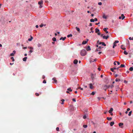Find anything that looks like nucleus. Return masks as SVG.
I'll return each mask as SVG.
<instances>
[{
	"mask_svg": "<svg viewBox=\"0 0 133 133\" xmlns=\"http://www.w3.org/2000/svg\"><path fill=\"white\" fill-rule=\"evenodd\" d=\"M27 47H24L23 48V49H27Z\"/></svg>",
	"mask_w": 133,
	"mask_h": 133,
	"instance_id": "nucleus-62",
	"label": "nucleus"
},
{
	"mask_svg": "<svg viewBox=\"0 0 133 133\" xmlns=\"http://www.w3.org/2000/svg\"><path fill=\"white\" fill-rule=\"evenodd\" d=\"M11 59L13 62H14L15 61V60L14 59V58L13 57H12L11 58Z\"/></svg>",
	"mask_w": 133,
	"mask_h": 133,
	"instance_id": "nucleus-34",
	"label": "nucleus"
},
{
	"mask_svg": "<svg viewBox=\"0 0 133 133\" xmlns=\"http://www.w3.org/2000/svg\"><path fill=\"white\" fill-rule=\"evenodd\" d=\"M52 79L55 82H57V80L56 79V78H52Z\"/></svg>",
	"mask_w": 133,
	"mask_h": 133,
	"instance_id": "nucleus-27",
	"label": "nucleus"
},
{
	"mask_svg": "<svg viewBox=\"0 0 133 133\" xmlns=\"http://www.w3.org/2000/svg\"><path fill=\"white\" fill-rule=\"evenodd\" d=\"M94 21H97V19L96 18H95L94 19Z\"/></svg>",
	"mask_w": 133,
	"mask_h": 133,
	"instance_id": "nucleus-52",
	"label": "nucleus"
},
{
	"mask_svg": "<svg viewBox=\"0 0 133 133\" xmlns=\"http://www.w3.org/2000/svg\"><path fill=\"white\" fill-rule=\"evenodd\" d=\"M116 62L117 63V64L118 65H119L120 64V63L118 61H116Z\"/></svg>",
	"mask_w": 133,
	"mask_h": 133,
	"instance_id": "nucleus-54",
	"label": "nucleus"
},
{
	"mask_svg": "<svg viewBox=\"0 0 133 133\" xmlns=\"http://www.w3.org/2000/svg\"><path fill=\"white\" fill-rule=\"evenodd\" d=\"M52 39L54 41H56V38L55 37L53 38Z\"/></svg>",
	"mask_w": 133,
	"mask_h": 133,
	"instance_id": "nucleus-29",
	"label": "nucleus"
},
{
	"mask_svg": "<svg viewBox=\"0 0 133 133\" xmlns=\"http://www.w3.org/2000/svg\"><path fill=\"white\" fill-rule=\"evenodd\" d=\"M107 119L109 121H110L112 119V118L111 117H107Z\"/></svg>",
	"mask_w": 133,
	"mask_h": 133,
	"instance_id": "nucleus-23",
	"label": "nucleus"
},
{
	"mask_svg": "<svg viewBox=\"0 0 133 133\" xmlns=\"http://www.w3.org/2000/svg\"><path fill=\"white\" fill-rule=\"evenodd\" d=\"M86 49L87 51H90L91 50V49L90 46H88L87 47V48Z\"/></svg>",
	"mask_w": 133,
	"mask_h": 133,
	"instance_id": "nucleus-14",
	"label": "nucleus"
},
{
	"mask_svg": "<svg viewBox=\"0 0 133 133\" xmlns=\"http://www.w3.org/2000/svg\"><path fill=\"white\" fill-rule=\"evenodd\" d=\"M123 125V124L122 123H120L119 124V126L121 128H123V127L122 126Z\"/></svg>",
	"mask_w": 133,
	"mask_h": 133,
	"instance_id": "nucleus-4",
	"label": "nucleus"
},
{
	"mask_svg": "<svg viewBox=\"0 0 133 133\" xmlns=\"http://www.w3.org/2000/svg\"><path fill=\"white\" fill-rule=\"evenodd\" d=\"M128 45L129 46V45H130V43L129 42V41L128 40Z\"/></svg>",
	"mask_w": 133,
	"mask_h": 133,
	"instance_id": "nucleus-45",
	"label": "nucleus"
},
{
	"mask_svg": "<svg viewBox=\"0 0 133 133\" xmlns=\"http://www.w3.org/2000/svg\"><path fill=\"white\" fill-rule=\"evenodd\" d=\"M78 63V61L76 59H75L74 61V63L75 64H76Z\"/></svg>",
	"mask_w": 133,
	"mask_h": 133,
	"instance_id": "nucleus-12",
	"label": "nucleus"
},
{
	"mask_svg": "<svg viewBox=\"0 0 133 133\" xmlns=\"http://www.w3.org/2000/svg\"><path fill=\"white\" fill-rule=\"evenodd\" d=\"M101 50H100L99 49H98H98H97L96 50H95V51H100Z\"/></svg>",
	"mask_w": 133,
	"mask_h": 133,
	"instance_id": "nucleus-48",
	"label": "nucleus"
},
{
	"mask_svg": "<svg viewBox=\"0 0 133 133\" xmlns=\"http://www.w3.org/2000/svg\"><path fill=\"white\" fill-rule=\"evenodd\" d=\"M67 90L68 91H70L71 92L72 91V90L70 89V88H68Z\"/></svg>",
	"mask_w": 133,
	"mask_h": 133,
	"instance_id": "nucleus-37",
	"label": "nucleus"
},
{
	"mask_svg": "<svg viewBox=\"0 0 133 133\" xmlns=\"http://www.w3.org/2000/svg\"><path fill=\"white\" fill-rule=\"evenodd\" d=\"M107 29H108V28H104L103 29V30L105 32L106 34L108 33V32L107 30Z\"/></svg>",
	"mask_w": 133,
	"mask_h": 133,
	"instance_id": "nucleus-9",
	"label": "nucleus"
},
{
	"mask_svg": "<svg viewBox=\"0 0 133 133\" xmlns=\"http://www.w3.org/2000/svg\"><path fill=\"white\" fill-rule=\"evenodd\" d=\"M102 45H104V46H106V44H105V43L104 42H102Z\"/></svg>",
	"mask_w": 133,
	"mask_h": 133,
	"instance_id": "nucleus-33",
	"label": "nucleus"
},
{
	"mask_svg": "<svg viewBox=\"0 0 133 133\" xmlns=\"http://www.w3.org/2000/svg\"><path fill=\"white\" fill-rule=\"evenodd\" d=\"M90 21L91 22H94V19H91L90 20Z\"/></svg>",
	"mask_w": 133,
	"mask_h": 133,
	"instance_id": "nucleus-32",
	"label": "nucleus"
},
{
	"mask_svg": "<svg viewBox=\"0 0 133 133\" xmlns=\"http://www.w3.org/2000/svg\"><path fill=\"white\" fill-rule=\"evenodd\" d=\"M129 70L130 71H132L133 70V67H131L129 69Z\"/></svg>",
	"mask_w": 133,
	"mask_h": 133,
	"instance_id": "nucleus-26",
	"label": "nucleus"
},
{
	"mask_svg": "<svg viewBox=\"0 0 133 133\" xmlns=\"http://www.w3.org/2000/svg\"><path fill=\"white\" fill-rule=\"evenodd\" d=\"M72 36V35L71 34H70V35H67V37L69 38L70 37H71Z\"/></svg>",
	"mask_w": 133,
	"mask_h": 133,
	"instance_id": "nucleus-28",
	"label": "nucleus"
},
{
	"mask_svg": "<svg viewBox=\"0 0 133 133\" xmlns=\"http://www.w3.org/2000/svg\"><path fill=\"white\" fill-rule=\"evenodd\" d=\"M83 127L84 128H86L87 127V125H83Z\"/></svg>",
	"mask_w": 133,
	"mask_h": 133,
	"instance_id": "nucleus-38",
	"label": "nucleus"
},
{
	"mask_svg": "<svg viewBox=\"0 0 133 133\" xmlns=\"http://www.w3.org/2000/svg\"><path fill=\"white\" fill-rule=\"evenodd\" d=\"M72 101L75 102L76 101V100L75 98H73L72 99Z\"/></svg>",
	"mask_w": 133,
	"mask_h": 133,
	"instance_id": "nucleus-53",
	"label": "nucleus"
},
{
	"mask_svg": "<svg viewBox=\"0 0 133 133\" xmlns=\"http://www.w3.org/2000/svg\"><path fill=\"white\" fill-rule=\"evenodd\" d=\"M133 37H132V38L131 37H129V39L130 40H133Z\"/></svg>",
	"mask_w": 133,
	"mask_h": 133,
	"instance_id": "nucleus-42",
	"label": "nucleus"
},
{
	"mask_svg": "<svg viewBox=\"0 0 133 133\" xmlns=\"http://www.w3.org/2000/svg\"><path fill=\"white\" fill-rule=\"evenodd\" d=\"M29 52L30 53H32L33 52V51L31 50H30Z\"/></svg>",
	"mask_w": 133,
	"mask_h": 133,
	"instance_id": "nucleus-60",
	"label": "nucleus"
},
{
	"mask_svg": "<svg viewBox=\"0 0 133 133\" xmlns=\"http://www.w3.org/2000/svg\"><path fill=\"white\" fill-rule=\"evenodd\" d=\"M110 70L112 72H115V71H114V69L112 68H111Z\"/></svg>",
	"mask_w": 133,
	"mask_h": 133,
	"instance_id": "nucleus-35",
	"label": "nucleus"
},
{
	"mask_svg": "<svg viewBox=\"0 0 133 133\" xmlns=\"http://www.w3.org/2000/svg\"><path fill=\"white\" fill-rule=\"evenodd\" d=\"M124 82L125 83H127L128 82L126 81L125 80L124 81Z\"/></svg>",
	"mask_w": 133,
	"mask_h": 133,
	"instance_id": "nucleus-58",
	"label": "nucleus"
},
{
	"mask_svg": "<svg viewBox=\"0 0 133 133\" xmlns=\"http://www.w3.org/2000/svg\"><path fill=\"white\" fill-rule=\"evenodd\" d=\"M103 48V47H102L101 46H99V48H98V49H99L100 50H101V49L102 48Z\"/></svg>",
	"mask_w": 133,
	"mask_h": 133,
	"instance_id": "nucleus-50",
	"label": "nucleus"
},
{
	"mask_svg": "<svg viewBox=\"0 0 133 133\" xmlns=\"http://www.w3.org/2000/svg\"><path fill=\"white\" fill-rule=\"evenodd\" d=\"M98 69L99 70V71H100L101 70V69L100 67H99L98 68Z\"/></svg>",
	"mask_w": 133,
	"mask_h": 133,
	"instance_id": "nucleus-57",
	"label": "nucleus"
},
{
	"mask_svg": "<svg viewBox=\"0 0 133 133\" xmlns=\"http://www.w3.org/2000/svg\"><path fill=\"white\" fill-rule=\"evenodd\" d=\"M64 99H62L61 100V102H60V103H61V104H64Z\"/></svg>",
	"mask_w": 133,
	"mask_h": 133,
	"instance_id": "nucleus-16",
	"label": "nucleus"
},
{
	"mask_svg": "<svg viewBox=\"0 0 133 133\" xmlns=\"http://www.w3.org/2000/svg\"><path fill=\"white\" fill-rule=\"evenodd\" d=\"M119 42V41H115V42H114L115 44H116L118 43Z\"/></svg>",
	"mask_w": 133,
	"mask_h": 133,
	"instance_id": "nucleus-36",
	"label": "nucleus"
},
{
	"mask_svg": "<svg viewBox=\"0 0 133 133\" xmlns=\"http://www.w3.org/2000/svg\"><path fill=\"white\" fill-rule=\"evenodd\" d=\"M66 38V37H61L59 39L60 40H62L63 41H64L65 40V39Z\"/></svg>",
	"mask_w": 133,
	"mask_h": 133,
	"instance_id": "nucleus-7",
	"label": "nucleus"
},
{
	"mask_svg": "<svg viewBox=\"0 0 133 133\" xmlns=\"http://www.w3.org/2000/svg\"><path fill=\"white\" fill-rule=\"evenodd\" d=\"M35 95L37 96H39V94L38 93H35Z\"/></svg>",
	"mask_w": 133,
	"mask_h": 133,
	"instance_id": "nucleus-41",
	"label": "nucleus"
},
{
	"mask_svg": "<svg viewBox=\"0 0 133 133\" xmlns=\"http://www.w3.org/2000/svg\"><path fill=\"white\" fill-rule=\"evenodd\" d=\"M27 58V57H25L23 58V60L24 61H26V59Z\"/></svg>",
	"mask_w": 133,
	"mask_h": 133,
	"instance_id": "nucleus-20",
	"label": "nucleus"
},
{
	"mask_svg": "<svg viewBox=\"0 0 133 133\" xmlns=\"http://www.w3.org/2000/svg\"><path fill=\"white\" fill-rule=\"evenodd\" d=\"M110 85H109L108 86L107 85H105L104 86V89L106 91L107 89L110 87Z\"/></svg>",
	"mask_w": 133,
	"mask_h": 133,
	"instance_id": "nucleus-3",
	"label": "nucleus"
},
{
	"mask_svg": "<svg viewBox=\"0 0 133 133\" xmlns=\"http://www.w3.org/2000/svg\"><path fill=\"white\" fill-rule=\"evenodd\" d=\"M56 129L57 131H59V128L58 127H57Z\"/></svg>",
	"mask_w": 133,
	"mask_h": 133,
	"instance_id": "nucleus-43",
	"label": "nucleus"
},
{
	"mask_svg": "<svg viewBox=\"0 0 133 133\" xmlns=\"http://www.w3.org/2000/svg\"><path fill=\"white\" fill-rule=\"evenodd\" d=\"M28 48L31 50L32 49H33V47H29Z\"/></svg>",
	"mask_w": 133,
	"mask_h": 133,
	"instance_id": "nucleus-46",
	"label": "nucleus"
},
{
	"mask_svg": "<svg viewBox=\"0 0 133 133\" xmlns=\"http://www.w3.org/2000/svg\"><path fill=\"white\" fill-rule=\"evenodd\" d=\"M45 78V76H44V75H43V76H42V78L43 79H44Z\"/></svg>",
	"mask_w": 133,
	"mask_h": 133,
	"instance_id": "nucleus-61",
	"label": "nucleus"
},
{
	"mask_svg": "<svg viewBox=\"0 0 133 133\" xmlns=\"http://www.w3.org/2000/svg\"><path fill=\"white\" fill-rule=\"evenodd\" d=\"M99 30L97 28H96L95 29V32L96 33H97L99 32Z\"/></svg>",
	"mask_w": 133,
	"mask_h": 133,
	"instance_id": "nucleus-18",
	"label": "nucleus"
},
{
	"mask_svg": "<svg viewBox=\"0 0 133 133\" xmlns=\"http://www.w3.org/2000/svg\"><path fill=\"white\" fill-rule=\"evenodd\" d=\"M37 46L38 47H39L41 46V45L40 44H38Z\"/></svg>",
	"mask_w": 133,
	"mask_h": 133,
	"instance_id": "nucleus-39",
	"label": "nucleus"
},
{
	"mask_svg": "<svg viewBox=\"0 0 133 133\" xmlns=\"http://www.w3.org/2000/svg\"><path fill=\"white\" fill-rule=\"evenodd\" d=\"M103 17L104 19H107V17L104 14H103Z\"/></svg>",
	"mask_w": 133,
	"mask_h": 133,
	"instance_id": "nucleus-19",
	"label": "nucleus"
},
{
	"mask_svg": "<svg viewBox=\"0 0 133 133\" xmlns=\"http://www.w3.org/2000/svg\"><path fill=\"white\" fill-rule=\"evenodd\" d=\"M130 110V109L129 108H128L127 109V111H129V110Z\"/></svg>",
	"mask_w": 133,
	"mask_h": 133,
	"instance_id": "nucleus-63",
	"label": "nucleus"
},
{
	"mask_svg": "<svg viewBox=\"0 0 133 133\" xmlns=\"http://www.w3.org/2000/svg\"><path fill=\"white\" fill-rule=\"evenodd\" d=\"M43 1L41 0L40 1H39L38 2V4L39 5V8H41L43 7L42 4H43Z\"/></svg>",
	"mask_w": 133,
	"mask_h": 133,
	"instance_id": "nucleus-2",
	"label": "nucleus"
},
{
	"mask_svg": "<svg viewBox=\"0 0 133 133\" xmlns=\"http://www.w3.org/2000/svg\"><path fill=\"white\" fill-rule=\"evenodd\" d=\"M76 30L78 31L79 33L80 32V29L79 28H78L77 27L76 28Z\"/></svg>",
	"mask_w": 133,
	"mask_h": 133,
	"instance_id": "nucleus-13",
	"label": "nucleus"
},
{
	"mask_svg": "<svg viewBox=\"0 0 133 133\" xmlns=\"http://www.w3.org/2000/svg\"><path fill=\"white\" fill-rule=\"evenodd\" d=\"M88 41V40L87 39V41H83L82 42V44H86L87 42Z\"/></svg>",
	"mask_w": 133,
	"mask_h": 133,
	"instance_id": "nucleus-8",
	"label": "nucleus"
},
{
	"mask_svg": "<svg viewBox=\"0 0 133 133\" xmlns=\"http://www.w3.org/2000/svg\"><path fill=\"white\" fill-rule=\"evenodd\" d=\"M33 39V38L32 36H30V38H29L28 39V41H31Z\"/></svg>",
	"mask_w": 133,
	"mask_h": 133,
	"instance_id": "nucleus-17",
	"label": "nucleus"
},
{
	"mask_svg": "<svg viewBox=\"0 0 133 133\" xmlns=\"http://www.w3.org/2000/svg\"><path fill=\"white\" fill-rule=\"evenodd\" d=\"M121 17H122V20L124 19V18L125 17V16H124V15L123 14H122L121 15Z\"/></svg>",
	"mask_w": 133,
	"mask_h": 133,
	"instance_id": "nucleus-22",
	"label": "nucleus"
},
{
	"mask_svg": "<svg viewBox=\"0 0 133 133\" xmlns=\"http://www.w3.org/2000/svg\"><path fill=\"white\" fill-rule=\"evenodd\" d=\"M114 122H110V125L111 126H112L114 125Z\"/></svg>",
	"mask_w": 133,
	"mask_h": 133,
	"instance_id": "nucleus-15",
	"label": "nucleus"
},
{
	"mask_svg": "<svg viewBox=\"0 0 133 133\" xmlns=\"http://www.w3.org/2000/svg\"><path fill=\"white\" fill-rule=\"evenodd\" d=\"M114 45H114V46H117V45L116 44H115V43H114Z\"/></svg>",
	"mask_w": 133,
	"mask_h": 133,
	"instance_id": "nucleus-59",
	"label": "nucleus"
},
{
	"mask_svg": "<svg viewBox=\"0 0 133 133\" xmlns=\"http://www.w3.org/2000/svg\"><path fill=\"white\" fill-rule=\"evenodd\" d=\"M97 34L98 35H101V34L99 32L97 33Z\"/></svg>",
	"mask_w": 133,
	"mask_h": 133,
	"instance_id": "nucleus-64",
	"label": "nucleus"
},
{
	"mask_svg": "<svg viewBox=\"0 0 133 133\" xmlns=\"http://www.w3.org/2000/svg\"><path fill=\"white\" fill-rule=\"evenodd\" d=\"M113 111V109L112 108H111L110 109L109 111V112L110 113H112V112Z\"/></svg>",
	"mask_w": 133,
	"mask_h": 133,
	"instance_id": "nucleus-10",
	"label": "nucleus"
},
{
	"mask_svg": "<svg viewBox=\"0 0 133 133\" xmlns=\"http://www.w3.org/2000/svg\"><path fill=\"white\" fill-rule=\"evenodd\" d=\"M123 53L125 55H127L128 54V53L125 51H124Z\"/></svg>",
	"mask_w": 133,
	"mask_h": 133,
	"instance_id": "nucleus-30",
	"label": "nucleus"
},
{
	"mask_svg": "<svg viewBox=\"0 0 133 133\" xmlns=\"http://www.w3.org/2000/svg\"><path fill=\"white\" fill-rule=\"evenodd\" d=\"M90 86V88L91 89H92L93 88V86L92 84L91 83H90L89 84Z\"/></svg>",
	"mask_w": 133,
	"mask_h": 133,
	"instance_id": "nucleus-11",
	"label": "nucleus"
},
{
	"mask_svg": "<svg viewBox=\"0 0 133 133\" xmlns=\"http://www.w3.org/2000/svg\"><path fill=\"white\" fill-rule=\"evenodd\" d=\"M113 87H114V85H111V86H110V87H111V88H113Z\"/></svg>",
	"mask_w": 133,
	"mask_h": 133,
	"instance_id": "nucleus-55",
	"label": "nucleus"
},
{
	"mask_svg": "<svg viewBox=\"0 0 133 133\" xmlns=\"http://www.w3.org/2000/svg\"><path fill=\"white\" fill-rule=\"evenodd\" d=\"M83 118L84 119H86L87 118V116H86V115H85L83 117Z\"/></svg>",
	"mask_w": 133,
	"mask_h": 133,
	"instance_id": "nucleus-40",
	"label": "nucleus"
},
{
	"mask_svg": "<svg viewBox=\"0 0 133 133\" xmlns=\"http://www.w3.org/2000/svg\"><path fill=\"white\" fill-rule=\"evenodd\" d=\"M125 66L124 64H122L120 66V68H123V67H125Z\"/></svg>",
	"mask_w": 133,
	"mask_h": 133,
	"instance_id": "nucleus-21",
	"label": "nucleus"
},
{
	"mask_svg": "<svg viewBox=\"0 0 133 133\" xmlns=\"http://www.w3.org/2000/svg\"><path fill=\"white\" fill-rule=\"evenodd\" d=\"M46 81L45 80H44L43 81V83H46Z\"/></svg>",
	"mask_w": 133,
	"mask_h": 133,
	"instance_id": "nucleus-47",
	"label": "nucleus"
},
{
	"mask_svg": "<svg viewBox=\"0 0 133 133\" xmlns=\"http://www.w3.org/2000/svg\"><path fill=\"white\" fill-rule=\"evenodd\" d=\"M123 46V45H122L121 46V48L123 50H125L126 49V48L124 47H122Z\"/></svg>",
	"mask_w": 133,
	"mask_h": 133,
	"instance_id": "nucleus-25",
	"label": "nucleus"
},
{
	"mask_svg": "<svg viewBox=\"0 0 133 133\" xmlns=\"http://www.w3.org/2000/svg\"><path fill=\"white\" fill-rule=\"evenodd\" d=\"M43 26V24H41L39 25V27H42Z\"/></svg>",
	"mask_w": 133,
	"mask_h": 133,
	"instance_id": "nucleus-51",
	"label": "nucleus"
},
{
	"mask_svg": "<svg viewBox=\"0 0 133 133\" xmlns=\"http://www.w3.org/2000/svg\"><path fill=\"white\" fill-rule=\"evenodd\" d=\"M95 92H93L91 93V95H95Z\"/></svg>",
	"mask_w": 133,
	"mask_h": 133,
	"instance_id": "nucleus-44",
	"label": "nucleus"
},
{
	"mask_svg": "<svg viewBox=\"0 0 133 133\" xmlns=\"http://www.w3.org/2000/svg\"><path fill=\"white\" fill-rule=\"evenodd\" d=\"M15 53L16 51H13V52L12 53L10 54V56H14V54Z\"/></svg>",
	"mask_w": 133,
	"mask_h": 133,
	"instance_id": "nucleus-6",
	"label": "nucleus"
},
{
	"mask_svg": "<svg viewBox=\"0 0 133 133\" xmlns=\"http://www.w3.org/2000/svg\"><path fill=\"white\" fill-rule=\"evenodd\" d=\"M87 52L85 50H82L81 52V55L82 56H84L86 54Z\"/></svg>",
	"mask_w": 133,
	"mask_h": 133,
	"instance_id": "nucleus-1",
	"label": "nucleus"
},
{
	"mask_svg": "<svg viewBox=\"0 0 133 133\" xmlns=\"http://www.w3.org/2000/svg\"><path fill=\"white\" fill-rule=\"evenodd\" d=\"M91 32L92 33L94 32V31H92V28H91Z\"/></svg>",
	"mask_w": 133,
	"mask_h": 133,
	"instance_id": "nucleus-56",
	"label": "nucleus"
},
{
	"mask_svg": "<svg viewBox=\"0 0 133 133\" xmlns=\"http://www.w3.org/2000/svg\"><path fill=\"white\" fill-rule=\"evenodd\" d=\"M132 111H131L129 112V114H128V115L129 116H130L131 115V114L132 113Z\"/></svg>",
	"mask_w": 133,
	"mask_h": 133,
	"instance_id": "nucleus-31",
	"label": "nucleus"
},
{
	"mask_svg": "<svg viewBox=\"0 0 133 133\" xmlns=\"http://www.w3.org/2000/svg\"><path fill=\"white\" fill-rule=\"evenodd\" d=\"M109 37V36L108 35H107V36H103V39H107Z\"/></svg>",
	"mask_w": 133,
	"mask_h": 133,
	"instance_id": "nucleus-5",
	"label": "nucleus"
},
{
	"mask_svg": "<svg viewBox=\"0 0 133 133\" xmlns=\"http://www.w3.org/2000/svg\"><path fill=\"white\" fill-rule=\"evenodd\" d=\"M115 81L116 82L120 81H121V80L119 79L116 78Z\"/></svg>",
	"mask_w": 133,
	"mask_h": 133,
	"instance_id": "nucleus-24",
	"label": "nucleus"
},
{
	"mask_svg": "<svg viewBox=\"0 0 133 133\" xmlns=\"http://www.w3.org/2000/svg\"><path fill=\"white\" fill-rule=\"evenodd\" d=\"M98 4L99 5H102V3L101 2H99L98 3Z\"/></svg>",
	"mask_w": 133,
	"mask_h": 133,
	"instance_id": "nucleus-49",
	"label": "nucleus"
}]
</instances>
